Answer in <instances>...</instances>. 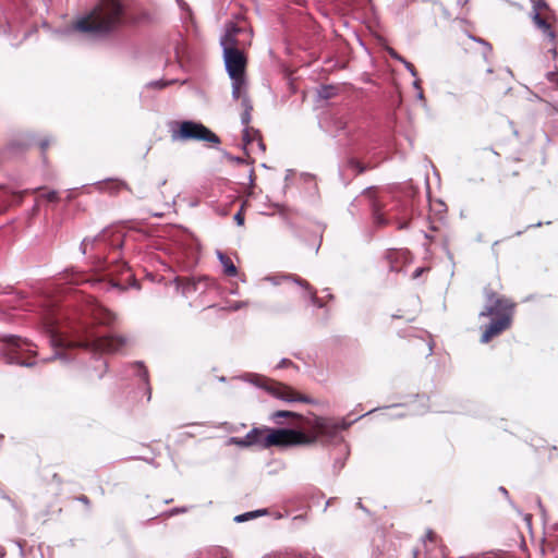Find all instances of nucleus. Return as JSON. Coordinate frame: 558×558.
Segmentation results:
<instances>
[{
    "instance_id": "1",
    "label": "nucleus",
    "mask_w": 558,
    "mask_h": 558,
    "mask_svg": "<svg viewBox=\"0 0 558 558\" xmlns=\"http://www.w3.org/2000/svg\"><path fill=\"white\" fill-rule=\"evenodd\" d=\"M352 423L345 418L325 417L311 413L304 420V425L311 429L312 436L291 428H269L265 438V448L311 445L319 438L330 441L336 439L340 432L348 429Z\"/></svg>"
},
{
    "instance_id": "2",
    "label": "nucleus",
    "mask_w": 558,
    "mask_h": 558,
    "mask_svg": "<svg viewBox=\"0 0 558 558\" xmlns=\"http://www.w3.org/2000/svg\"><path fill=\"white\" fill-rule=\"evenodd\" d=\"M44 328L51 347L56 351L52 356L44 360L45 362L52 361L54 359L62 360L65 363L69 362L70 357L63 352L64 350L84 348L95 352L113 353L120 352L129 343L128 338L120 336L95 337L94 335H88L84 339H73L68 333L63 332L59 328L57 322L52 318L45 322Z\"/></svg>"
},
{
    "instance_id": "3",
    "label": "nucleus",
    "mask_w": 558,
    "mask_h": 558,
    "mask_svg": "<svg viewBox=\"0 0 558 558\" xmlns=\"http://www.w3.org/2000/svg\"><path fill=\"white\" fill-rule=\"evenodd\" d=\"M124 17V7L120 0H101L88 14L78 17L71 26L60 31L61 35L78 32L101 37L116 31Z\"/></svg>"
},
{
    "instance_id": "4",
    "label": "nucleus",
    "mask_w": 558,
    "mask_h": 558,
    "mask_svg": "<svg viewBox=\"0 0 558 558\" xmlns=\"http://www.w3.org/2000/svg\"><path fill=\"white\" fill-rule=\"evenodd\" d=\"M512 303L502 298H497L494 293L487 294V301L480 316H496V319L484 330L481 341L487 343L492 338L498 336L511 325Z\"/></svg>"
},
{
    "instance_id": "5",
    "label": "nucleus",
    "mask_w": 558,
    "mask_h": 558,
    "mask_svg": "<svg viewBox=\"0 0 558 558\" xmlns=\"http://www.w3.org/2000/svg\"><path fill=\"white\" fill-rule=\"evenodd\" d=\"M239 28L231 24L225 35L220 38V45L223 51L226 71L230 78L244 76L246 59L243 52L236 47V34Z\"/></svg>"
},
{
    "instance_id": "6",
    "label": "nucleus",
    "mask_w": 558,
    "mask_h": 558,
    "mask_svg": "<svg viewBox=\"0 0 558 558\" xmlns=\"http://www.w3.org/2000/svg\"><path fill=\"white\" fill-rule=\"evenodd\" d=\"M3 342V353L7 356L8 363L25 367H32L36 364L35 361H29L27 357H24V354H36L33 343L16 336L5 337Z\"/></svg>"
},
{
    "instance_id": "7",
    "label": "nucleus",
    "mask_w": 558,
    "mask_h": 558,
    "mask_svg": "<svg viewBox=\"0 0 558 558\" xmlns=\"http://www.w3.org/2000/svg\"><path fill=\"white\" fill-rule=\"evenodd\" d=\"M173 141H204L211 144H219L220 138L204 124L195 121H183L179 124L178 130L171 133Z\"/></svg>"
},
{
    "instance_id": "8",
    "label": "nucleus",
    "mask_w": 558,
    "mask_h": 558,
    "mask_svg": "<svg viewBox=\"0 0 558 558\" xmlns=\"http://www.w3.org/2000/svg\"><path fill=\"white\" fill-rule=\"evenodd\" d=\"M258 380H263L265 383L264 387L269 393H271L275 398L286 401V402H304V403H311L316 404V401L312 398H308L306 396H303L299 392H296L291 387L281 384L268 380L266 378H259Z\"/></svg>"
},
{
    "instance_id": "9",
    "label": "nucleus",
    "mask_w": 558,
    "mask_h": 558,
    "mask_svg": "<svg viewBox=\"0 0 558 558\" xmlns=\"http://www.w3.org/2000/svg\"><path fill=\"white\" fill-rule=\"evenodd\" d=\"M532 3V19L535 25L543 32V34L553 43L549 48V52L554 56H557L556 46L554 45L555 40V32L551 29L550 25L541 16L542 10L548 9V5L545 0H531Z\"/></svg>"
},
{
    "instance_id": "10",
    "label": "nucleus",
    "mask_w": 558,
    "mask_h": 558,
    "mask_svg": "<svg viewBox=\"0 0 558 558\" xmlns=\"http://www.w3.org/2000/svg\"><path fill=\"white\" fill-rule=\"evenodd\" d=\"M374 193V187H367L363 191V196L368 198L369 206L373 213L374 223L378 227L386 226L388 223V220L381 214L380 208L377 202L375 201Z\"/></svg>"
},
{
    "instance_id": "11",
    "label": "nucleus",
    "mask_w": 558,
    "mask_h": 558,
    "mask_svg": "<svg viewBox=\"0 0 558 558\" xmlns=\"http://www.w3.org/2000/svg\"><path fill=\"white\" fill-rule=\"evenodd\" d=\"M94 319L101 325H111L116 320V315L101 304H95L92 308Z\"/></svg>"
},
{
    "instance_id": "12",
    "label": "nucleus",
    "mask_w": 558,
    "mask_h": 558,
    "mask_svg": "<svg viewBox=\"0 0 558 558\" xmlns=\"http://www.w3.org/2000/svg\"><path fill=\"white\" fill-rule=\"evenodd\" d=\"M269 428L268 427H255L251 429L246 434V440L248 442V447L251 446H258L263 449L265 448V438L268 434Z\"/></svg>"
},
{
    "instance_id": "13",
    "label": "nucleus",
    "mask_w": 558,
    "mask_h": 558,
    "mask_svg": "<svg viewBox=\"0 0 558 558\" xmlns=\"http://www.w3.org/2000/svg\"><path fill=\"white\" fill-rule=\"evenodd\" d=\"M243 142L246 145H252L256 142V145L260 151H265V145L257 131L251 130L248 126H244L243 130Z\"/></svg>"
},
{
    "instance_id": "14",
    "label": "nucleus",
    "mask_w": 558,
    "mask_h": 558,
    "mask_svg": "<svg viewBox=\"0 0 558 558\" xmlns=\"http://www.w3.org/2000/svg\"><path fill=\"white\" fill-rule=\"evenodd\" d=\"M217 258L219 259L221 266L223 267V272L227 276L235 277L238 275V268L233 264L230 257L225 255L221 251L216 252Z\"/></svg>"
},
{
    "instance_id": "15",
    "label": "nucleus",
    "mask_w": 558,
    "mask_h": 558,
    "mask_svg": "<svg viewBox=\"0 0 558 558\" xmlns=\"http://www.w3.org/2000/svg\"><path fill=\"white\" fill-rule=\"evenodd\" d=\"M232 80V98L238 100L243 97V95L246 94V82L244 76H235V78Z\"/></svg>"
},
{
    "instance_id": "16",
    "label": "nucleus",
    "mask_w": 558,
    "mask_h": 558,
    "mask_svg": "<svg viewBox=\"0 0 558 558\" xmlns=\"http://www.w3.org/2000/svg\"><path fill=\"white\" fill-rule=\"evenodd\" d=\"M283 417H294V418H299V420H302V422L304 423V420L306 417H303L302 415L295 413V412H292V411H283V410H280V411H275L270 414L269 418L276 423V424H280V421L279 418H283Z\"/></svg>"
},
{
    "instance_id": "17",
    "label": "nucleus",
    "mask_w": 558,
    "mask_h": 558,
    "mask_svg": "<svg viewBox=\"0 0 558 558\" xmlns=\"http://www.w3.org/2000/svg\"><path fill=\"white\" fill-rule=\"evenodd\" d=\"M293 280L295 283L300 284L301 287H303L304 289L307 290V296L310 298V300L312 301V303L314 305L322 306L319 300L316 296V291L314 289H312L306 281H304L300 278H293Z\"/></svg>"
},
{
    "instance_id": "18",
    "label": "nucleus",
    "mask_w": 558,
    "mask_h": 558,
    "mask_svg": "<svg viewBox=\"0 0 558 558\" xmlns=\"http://www.w3.org/2000/svg\"><path fill=\"white\" fill-rule=\"evenodd\" d=\"M345 169L351 170L352 172H354V174H360L366 171L367 166L363 165L355 158H350L345 163Z\"/></svg>"
},
{
    "instance_id": "19",
    "label": "nucleus",
    "mask_w": 558,
    "mask_h": 558,
    "mask_svg": "<svg viewBox=\"0 0 558 558\" xmlns=\"http://www.w3.org/2000/svg\"><path fill=\"white\" fill-rule=\"evenodd\" d=\"M389 258L396 259V260L401 258L404 262H409V260H411V254L408 250H399V251H395L393 253H391L389 255Z\"/></svg>"
},
{
    "instance_id": "20",
    "label": "nucleus",
    "mask_w": 558,
    "mask_h": 558,
    "mask_svg": "<svg viewBox=\"0 0 558 558\" xmlns=\"http://www.w3.org/2000/svg\"><path fill=\"white\" fill-rule=\"evenodd\" d=\"M227 445H236L239 447H248V442L246 440V435L244 437H230L227 440Z\"/></svg>"
},
{
    "instance_id": "21",
    "label": "nucleus",
    "mask_w": 558,
    "mask_h": 558,
    "mask_svg": "<svg viewBox=\"0 0 558 558\" xmlns=\"http://www.w3.org/2000/svg\"><path fill=\"white\" fill-rule=\"evenodd\" d=\"M471 38L484 46L485 50L483 52V58H484L485 61H488V57H489V54L493 51V48H492L490 44H488L487 41H485L482 38H475V37H471Z\"/></svg>"
},
{
    "instance_id": "22",
    "label": "nucleus",
    "mask_w": 558,
    "mask_h": 558,
    "mask_svg": "<svg viewBox=\"0 0 558 558\" xmlns=\"http://www.w3.org/2000/svg\"><path fill=\"white\" fill-rule=\"evenodd\" d=\"M257 517H258V512L248 511V512H245V513L236 515L234 518V521L238 522V523H242V522H245L247 520L255 519Z\"/></svg>"
},
{
    "instance_id": "23",
    "label": "nucleus",
    "mask_w": 558,
    "mask_h": 558,
    "mask_svg": "<svg viewBox=\"0 0 558 558\" xmlns=\"http://www.w3.org/2000/svg\"><path fill=\"white\" fill-rule=\"evenodd\" d=\"M546 80L558 92V72L549 71L546 73Z\"/></svg>"
},
{
    "instance_id": "24",
    "label": "nucleus",
    "mask_w": 558,
    "mask_h": 558,
    "mask_svg": "<svg viewBox=\"0 0 558 558\" xmlns=\"http://www.w3.org/2000/svg\"><path fill=\"white\" fill-rule=\"evenodd\" d=\"M106 186L109 189L111 193L118 192L121 189L125 187V184L122 181H108Z\"/></svg>"
},
{
    "instance_id": "25",
    "label": "nucleus",
    "mask_w": 558,
    "mask_h": 558,
    "mask_svg": "<svg viewBox=\"0 0 558 558\" xmlns=\"http://www.w3.org/2000/svg\"><path fill=\"white\" fill-rule=\"evenodd\" d=\"M133 368L136 371L137 375L143 379V381L147 383L148 373L145 367L141 363H136L133 365Z\"/></svg>"
},
{
    "instance_id": "26",
    "label": "nucleus",
    "mask_w": 558,
    "mask_h": 558,
    "mask_svg": "<svg viewBox=\"0 0 558 558\" xmlns=\"http://www.w3.org/2000/svg\"><path fill=\"white\" fill-rule=\"evenodd\" d=\"M100 239H101V235H98V236H96V238H94V239L85 238V239L82 241L81 246H80V247H81L82 253H83V254H86L87 246H88L89 244H93V243H94V242H96V241H99Z\"/></svg>"
},
{
    "instance_id": "27",
    "label": "nucleus",
    "mask_w": 558,
    "mask_h": 558,
    "mask_svg": "<svg viewBox=\"0 0 558 558\" xmlns=\"http://www.w3.org/2000/svg\"><path fill=\"white\" fill-rule=\"evenodd\" d=\"M247 305H248L247 301H235V302L230 303L228 308L230 311L235 312V311H239V310H241V308H243V307H245Z\"/></svg>"
},
{
    "instance_id": "28",
    "label": "nucleus",
    "mask_w": 558,
    "mask_h": 558,
    "mask_svg": "<svg viewBox=\"0 0 558 558\" xmlns=\"http://www.w3.org/2000/svg\"><path fill=\"white\" fill-rule=\"evenodd\" d=\"M241 106L243 107V110H247V111L253 110L251 99L247 95H243V97L241 98Z\"/></svg>"
},
{
    "instance_id": "29",
    "label": "nucleus",
    "mask_w": 558,
    "mask_h": 558,
    "mask_svg": "<svg viewBox=\"0 0 558 558\" xmlns=\"http://www.w3.org/2000/svg\"><path fill=\"white\" fill-rule=\"evenodd\" d=\"M251 112L252 111L243 110V112L241 113V123L244 126H248L251 122Z\"/></svg>"
},
{
    "instance_id": "30",
    "label": "nucleus",
    "mask_w": 558,
    "mask_h": 558,
    "mask_svg": "<svg viewBox=\"0 0 558 558\" xmlns=\"http://www.w3.org/2000/svg\"><path fill=\"white\" fill-rule=\"evenodd\" d=\"M402 63L404 64L405 69L410 72V74L413 76V77H416L417 76V72L416 70L414 69V66L407 60H402Z\"/></svg>"
},
{
    "instance_id": "31",
    "label": "nucleus",
    "mask_w": 558,
    "mask_h": 558,
    "mask_svg": "<svg viewBox=\"0 0 558 558\" xmlns=\"http://www.w3.org/2000/svg\"><path fill=\"white\" fill-rule=\"evenodd\" d=\"M234 221L236 222L238 226H242L244 223V217L242 215V211H238L234 217H233Z\"/></svg>"
},
{
    "instance_id": "32",
    "label": "nucleus",
    "mask_w": 558,
    "mask_h": 558,
    "mask_svg": "<svg viewBox=\"0 0 558 558\" xmlns=\"http://www.w3.org/2000/svg\"><path fill=\"white\" fill-rule=\"evenodd\" d=\"M167 82H163V81H153L148 84V86H151V87H157V88H163L165 86H167Z\"/></svg>"
},
{
    "instance_id": "33",
    "label": "nucleus",
    "mask_w": 558,
    "mask_h": 558,
    "mask_svg": "<svg viewBox=\"0 0 558 558\" xmlns=\"http://www.w3.org/2000/svg\"><path fill=\"white\" fill-rule=\"evenodd\" d=\"M389 54L395 59L402 63V60H405L402 58L398 52H396L393 49H389Z\"/></svg>"
},
{
    "instance_id": "34",
    "label": "nucleus",
    "mask_w": 558,
    "mask_h": 558,
    "mask_svg": "<svg viewBox=\"0 0 558 558\" xmlns=\"http://www.w3.org/2000/svg\"><path fill=\"white\" fill-rule=\"evenodd\" d=\"M45 197L50 201V202H53L57 199V192L56 191H50L48 192L47 194H45Z\"/></svg>"
},
{
    "instance_id": "35",
    "label": "nucleus",
    "mask_w": 558,
    "mask_h": 558,
    "mask_svg": "<svg viewBox=\"0 0 558 558\" xmlns=\"http://www.w3.org/2000/svg\"><path fill=\"white\" fill-rule=\"evenodd\" d=\"M292 364L291 361L287 360V359H282L279 364L277 365V368H283L288 365Z\"/></svg>"
},
{
    "instance_id": "36",
    "label": "nucleus",
    "mask_w": 558,
    "mask_h": 558,
    "mask_svg": "<svg viewBox=\"0 0 558 558\" xmlns=\"http://www.w3.org/2000/svg\"><path fill=\"white\" fill-rule=\"evenodd\" d=\"M49 144H50V142H49V140H48V138H45V140H43V141H40V143H39L40 148H41L43 150H45V149L49 146Z\"/></svg>"
},
{
    "instance_id": "37",
    "label": "nucleus",
    "mask_w": 558,
    "mask_h": 558,
    "mask_svg": "<svg viewBox=\"0 0 558 558\" xmlns=\"http://www.w3.org/2000/svg\"><path fill=\"white\" fill-rule=\"evenodd\" d=\"M77 500L83 502V504H85V505H87V506L89 505V500H88V498L86 496H80L77 498Z\"/></svg>"
},
{
    "instance_id": "38",
    "label": "nucleus",
    "mask_w": 558,
    "mask_h": 558,
    "mask_svg": "<svg viewBox=\"0 0 558 558\" xmlns=\"http://www.w3.org/2000/svg\"><path fill=\"white\" fill-rule=\"evenodd\" d=\"M266 280L271 281L274 284H279L281 279L267 277Z\"/></svg>"
},
{
    "instance_id": "39",
    "label": "nucleus",
    "mask_w": 558,
    "mask_h": 558,
    "mask_svg": "<svg viewBox=\"0 0 558 558\" xmlns=\"http://www.w3.org/2000/svg\"><path fill=\"white\" fill-rule=\"evenodd\" d=\"M413 87H414L415 89H417V90H421V85H420V81H418V80H415V81L413 82Z\"/></svg>"
},
{
    "instance_id": "40",
    "label": "nucleus",
    "mask_w": 558,
    "mask_h": 558,
    "mask_svg": "<svg viewBox=\"0 0 558 558\" xmlns=\"http://www.w3.org/2000/svg\"><path fill=\"white\" fill-rule=\"evenodd\" d=\"M423 269L422 268H417L415 271H414V275L413 277L414 278H417L421 274H422Z\"/></svg>"
},
{
    "instance_id": "41",
    "label": "nucleus",
    "mask_w": 558,
    "mask_h": 558,
    "mask_svg": "<svg viewBox=\"0 0 558 558\" xmlns=\"http://www.w3.org/2000/svg\"><path fill=\"white\" fill-rule=\"evenodd\" d=\"M254 512H258V517H260V515L266 514L267 510L266 509H259V510H255Z\"/></svg>"
},
{
    "instance_id": "42",
    "label": "nucleus",
    "mask_w": 558,
    "mask_h": 558,
    "mask_svg": "<svg viewBox=\"0 0 558 558\" xmlns=\"http://www.w3.org/2000/svg\"><path fill=\"white\" fill-rule=\"evenodd\" d=\"M417 98H418V99H423V98H424V95H423V92H422V90H418Z\"/></svg>"
},
{
    "instance_id": "43",
    "label": "nucleus",
    "mask_w": 558,
    "mask_h": 558,
    "mask_svg": "<svg viewBox=\"0 0 558 558\" xmlns=\"http://www.w3.org/2000/svg\"><path fill=\"white\" fill-rule=\"evenodd\" d=\"M500 492H501V494H505V495H507V494H508L507 489H506V488H504V487H500Z\"/></svg>"
},
{
    "instance_id": "44",
    "label": "nucleus",
    "mask_w": 558,
    "mask_h": 558,
    "mask_svg": "<svg viewBox=\"0 0 558 558\" xmlns=\"http://www.w3.org/2000/svg\"><path fill=\"white\" fill-rule=\"evenodd\" d=\"M233 160H234L235 162H242V161H243V160H242V158H240V157H236V158H234Z\"/></svg>"
},
{
    "instance_id": "45",
    "label": "nucleus",
    "mask_w": 558,
    "mask_h": 558,
    "mask_svg": "<svg viewBox=\"0 0 558 558\" xmlns=\"http://www.w3.org/2000/svg\"><path fill=\"white\" fill-rule=\"evenodd\" d=\"M542 226V222H537L536 225H531L529 228L531 227H541Z\"/></svg>"
},
{
    "instance_id": "46",
    "label": "nucleus",
    "mask_w": 558,
    "mask_h": 558,
    "mask_svg": "<svg viewBox=\"0 0 558 558\" xmlns=\"http://www.w3.org/2000/svg\"><path fill=\"white\" fill-rule=\"evenodd\" d=\"M432 536H433V532H432V531H429V532L427 533V538L432 539Z\"/></svg>"
},
{
    "instance_id": "47",
    "label": "nucleus",
    "mask_w": 558,
    "mask_h": 558,
    "mask_svg": "<svg viewBox=\"0 0 558 558\" xmlns=\"http://www.w3.org/2000/svg\"><path fill=\"white\" fill-rule=\"evenodd\" d=\"M405 227H407V223H401V225L399 226V228H400V229H403V228H405Z\"/></svg>"
},
{
    "instance_id": "48",
    "label": "nucleus",
    "mask_w": 558,
    "mask_h": 558,
    "mask_svg": "<svg viewBox=\"0 0 558 558\" xmlns=\"http://www.w3.org/2000/svg\"><path fill=\"white\" fill-rule=\"evenodd\" d=\"M391 269H392V270H398V266H396V265H391Z\"/></svg>"
},
{
    "instance_id": "49",
    "label": "nucleus",
    "mask_w": 558,
    "mask_h": 558,
    "mask_svg": "<svg viewBox=\"0 0 558 558\" xmlns=\"http://www.w3.org/2000/svg\"><path fill=\"white\" fill-rule=\"evenodd\" d=\"M487 73H493V69H492V68H488V69H487Z\"/></svg>"
},
{
    "instance_id": "50",
    "label": "nucleus",
    "mask_w": 558,
    "mask_h": 558,
    "mask_svg": "<svg viewBox=\"0 0 558 558\" xmlns=\"http://www.w3.org/2000/svg\"><path fill=\"white\" fill-rule=\"evenodd\" d=\"M231 293H232V294H238V290H236V289H235V290H232V291H231Z\"/></svg>"
},
{
    "instance_id": "51",
    "label": "nucleus",
    "mask_w": 558,
    "mask_h": 558,
    "mask_svg": "<svg viewBox=\"0 0 558 558\" xmlns=\"http://www.w3.org/2000/svg\"><path fill=\"white\" fill-rule=\"evenodd\" d=\"M185 509H179V510H175V512H184Z\"/></svg>"
},
{
    "instance_id": "52",
    "label": "nucleus",
    "mask_w": 558,
    "mask_h": 558,
    "mask_svg": "<svg viewBox=\"0 0 558 558\" xmlns=\"http://www.w3.org/2000/svg\"><path fill=\"white\" fill-rule=\"evenodd\" d=\"M291 277L290 276H286V277H282L281 279H290Z\"/></svg>"
},
{
    "instance_id": "53",
    "label": "nucleus",
    "mask_w": 558,
    "mask_h": 558,
    "mask_svg": "<svg viewBox=\"0 0 558 558\" xmlns=\"http://www.w3.org/2000/svg\"><path fill=\"white\" fill-rule=\"evenodd\" d=\"M1 293H4V291L0 290V294H1Z\"/></svg>"
}]
</instances>
